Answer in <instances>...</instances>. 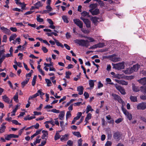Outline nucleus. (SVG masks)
<instances>
[{
	"instance_id": "obj_1",
	"label": "nucleus",
	"mask_w": 146,
	"mask_h": 146,
	"mask_svg": "<svg viewBox=\"0 0 146 146\" xmlns=\"http://www.w3.org/2000/svg\"><path fill=\"white\" fill-rule=\"evenodd\" d=\"M139 68V66L138 64H136L130 68H127L125 71V73L126 74H130L134 72L137 71Z\"/></svg>"
},
{
	"instance_id": "obj_2",
	"label": "nucleus",
	"mask_w": 146,
	"mask_h": 146,
	"mask_svg": "<svg viewBox=\"0 0 146 146\" xmlns=\"http://www.w3.org/2000/svg\"><path fill=\"white\" fill-rule=\"evenodd\" d=\"M113 66V68L119 70L123 69L124 68V64L123 62L117 64H112Z\"/></svg>"
},
{
	"instance_id": "obj_3",
	"label": "nucleus",
	"mask_w": 146,
	"mask_h": 146,
	"mask_svg": "<svg viewBox=\"0 0 146 146\" xmlns=\"http://www.w3.org/2000/svg\"><path fill=\"white\" fill-rule=\"evenodd\" d=\"M112 96L113 97L115 100L117 101L119 103L122 104V107H123L125 105L124 102L119 96L114 94H112Z\"/></svg>"
},
{
	"instance_id": "obj_4",
	"label": "nucleus",
	"mask_w": 146,
	"mask_h": 146,
	"mask_svg": "<svg viewBox=\"0 0 146 146\" xmlns=\"http://www.w3.org/2000/svg\"><path fill=\"white\" fill-rule=\"evenodd\" d=\"M137 110H143L146 109V103L142 102L137 104Z\"/></svg>"
},
{
	"instance_id": "obj_5",
	"label": "nucleus",
	"mask_w": 146,
	"mask_h": 146,
	"mask_svg": "<svg viewBox=\"0 0 146 146\" xmlns=\"http://www.w3.org/2000/svg\"><path fill=\"white\" fill-rule=\"evenodd\" d=\"M122 110L124 114L127 116V118L129 120H131L132 118V116L131 113L128 112V111L123 107H122Z\"/></svg>"
},
{
	"instance_id": "obj_6",
	"label": "nucleus",
	"mask_w": 146,
	"mask_h": 146,
	"mask_svg": "<svg viewBox=\"0 0 146 146\" xmlns=\"http://www.w3.org/2000/svg\"><path fill=\"white\" fill-rule=\"evenodd\" d=\"M114 85L116 89L120 92L122 94L125 95L126 94L125 90L123 87L117 84H115Z\"/></svg>"
},
{
	"instance_id": "obj_7",
	"label": "nucleus",
	"mask_w": 146,
	"mask_h": 146,
	"mask_svg": "<svg viewBox=\"0 0 146 146\" xmlns=\"http://www.w3.org/2000/svg\"><path fill=\"white\" fill-rule=\"evenodd\" d=\"M74 23L76 24L80 28L82 29L83 28V23L78 19H75L73 20Z\"/></svg>"
},
{
	"instance_id": "obj_8",
	"label": "nucleus",
	"mask_w": 146,
	"mask_h": 146,
	"mask_svg": "<svg viewBox=\"0 0 146 146\" xmlns=\"http://www.w3.org/2000/svg\"><path fill=\"white\" fill-rule=\"evenodd\" d=\"M80 18L83 21L87 27H90V21L88 19H85L82 16L80 17Z\"/></svg>"
},
{
	"instance_id": "obj_9",
	"label": "nucleus",
	"mask_w": 146,
	"mask_h": 146,
	"mask_svg": "<svg viewBox=\"0 0 146 146\" xmlns=\"http://www.w3.org/2000/svg\"><path fill=\"white\" fill-rule=\"evenodd\" d=\"M80 45L87 47L89 45V42L87 40L81 39Z\"/></svg>"
},
{
	"instance_id": "obj_10",
	"label": "nucleus",
	"mask_w": 146,
	"mask_h": 146,
	"mask_svg": "<svg viewBox=\"0 0 146 146\" xmlns=\"http://www.w3.org/2000/svg\"><path fill=\"white\" fill-rule=\"evenodd\" d=\"M1 29L4 33L7 34V35H9L11 34V31L9 29L6 28L4 27H0Z\"/></svg>"
},
{
	"instance_id": "obj_11",
	"label": "nucleus",
	"mask_w": 146,
	"mask_h": 146,
	"mask_svg": "<svg viewBox=\"0 0 146 146\" xmlns=\"http://www.w3.org/2000/svg\"><path fill=\"white\" fill-rule=\"evenodd\" d=\"M110 59L113 62H117L120 60V58L116 57L114 54L110 56Z\"/></svg>"
},
{
	"instance_id": "obj_12",
	"label": "nucleus",
	"mask_w": 146,
	"mask_h": 146,
	"mask_svg": "<svg viewBox=\"0 0 146 146\" xmlns=\"http://www.w3.org/2000/svg\"><path fill=\"white\" fill-rule=\"evenodd\" d=\"M113 137L115 139L119 140L121 137V134L119 132H116L113 133Z\"/></svg>"
},
{
	"instance_id": "obj_13",
	"label": "nucleus",
	"mask_w": 146,
	"mask_h": 146,
	"mask_svg": "<svg viewBox=\"0 0 146 146\" xmlns=\"http://www.w3.org/2000/svg\"><path fill=\"white\" fill-rule=\"evenodd\" d=\"M99 18L96 17H92L91 18V20L92 21L93 23L95 25H97V24L99 22L98 20Z\"/></svg>"
},
{
	"instance_id": "obj_14",
	"label": "nucleus",
	"mask_w": 146,
	"mask_h": 146,
	"mask_svg": "<svg viewBox=\"0 0 146 146\" xmlns=\"http://www.w3.org/2000/svg\"><path fill=\"white\" fill-rule=\"evenodd\" d=\"M90 11L92 15H95L98 14L99 13V9H96L95 10L91 9L89 10Z\"/></svg>"
},
{
	"instance_id": "obj_15",
	"label": "nucleus",
	"mask_w": 146,
	"mask_h": 146,
	"mask_svg": "<svg viewBox=\"0 0 146 146\" xmlns=\"http://www.w3.org/2000/svg\"><path fill=\"white\" fill-rule=\"evenodd\" d=\"M2 98L3 100L7 103H10L11 102V101H10L9 98L6 95L2 96Z\"/></svg>"
},
{
	"instance_id": "obj_16",
	"label": "nucleus",
	"mask_w": 146,
	"mask_h": 146,
	"mask_svg": "<svg viewBox=\"0 0 146 146\" xmlns=\"http://www.w3.org/2000/svg\"><path fill=\"white\" fill-rule=\"evenodd\" d=\"M141 87L140 88L139 86H136L133 84L132 86V90L134 92H137L141 90Z\"/></svg>"
},
{
	"instance_id": "obj_17",
	"label": "nucleus",
	"mask_w": 146,
	"mask_h": 146,
	"mask_svg": "<svg viewBox=\"0 0 146 146\" xmlns=\"http://www.w3.org/2000/svg\"><path fill=\"white\" fill-rule=\"evenodd\" d=\"M115 80L118 83L123 85H127L128 84V82L124 80Z\"/></svg>"
},
{
	"instance_id": "obj_18",
	"label": "nucleus",
	"mask_w": 146,
	"mask_h": 146,
	"mask_svg": "<svg viewBox=\"0 0 146 146\" xmlns=\"http://www.w3.org/2000/svg\"><path fill=\"white\" fill-rule=\"evenodd\" d=\"M84 88L83 86H79L78 87L77 90L79 92L78 94L79 95H81L83 94V91Z\"/></svg>"
},
{
	"instance_id": "obj_19",
	"label": "nucleus",
	"mask_w": 146,
	"mask_h": 146,
	"mask_svg": "<svg viewBox=\"0 0 146 146\" xmlns=\"http://www.w3.org/2000/svg\"><path fill=\"white\" fill-rule=\"evenodd\" d=\"M138 82L142 85L146 84V78H142L138 80Z\"/></svg>"
},
{
	"instance_id": "obj_20",
	"label": "nucleus",
	"mask_w": 146,
	"mask_h": 146,
	"mask_svg": "<svg viewBox=\"0 0 146 146\" xmlns=\"http://www.w3.org/2000/svg\"><path fill=\"white\" fill-rule=\"evenodd\" d=\"M68 134H66L64 135H63L60 138V140L62 141H66L68 139Z\"/></svg>"
},
{
	"instance_id": "obj_21",
	"label": "nucleus",
	"mask_w": 146,
	"mask_h": 146,
	"mask_svg": "<svg viewBox=\"0 0 146 146\" xmlns=\"http://www.w3.org/2000/svg\"><path fill=\"white\" fill-rule=\"evenodd\" d=\"M65 113L64 111H61L59 114L58 117L60 119L62 120L64 119Z\"/></svg>"
},
{
	"instance_id": "obj_22",
	"label": "nucleus",
	"mask_w": 146,
	"mask_h": 146,
	"mask_svg": "<svg viewBox=\"0 0 146 146\" xmlns=\"http://www.w3.org/2000/svg\"><path fill=\"white\" fill-rule=\"evenodd\" d=\"M29 78H27L26 80L21 82V84L22 88H23L28 83L29 80Z\"/></svg>"
},
{
	"instance_id": "obj_23",
	"label": "nucleus",
	"mask_w": 146,
	"mask_h": 146,
	"mask_svg": "<svg viewBox=\"0 0 146 146\" xmlns=\"http://www.w3.org/2000/svg\"><path fill=\"white\" fill-rule=\"evenodd\" d=\"M5 124L3 123L1 125V127L0 128V133H2L4 132L5 129L6 128V127L5 125Z\"/></svg>"
},
{
	"instance_id": "obj_24",
	"label": "nucleus",
	"mask_w": 146,
	"mask_h": 146,
	"mask_svg": "<svg viewBox=\"0 0 146 146\" xmlns=\"http://www.w3.org/2000/svg\"><path fill=\"white\" fill-rule=\"evenodd\" d=\"M130 99L131 101L133 102H135L137 101V99L136 97L131 96L130 97Z\"/></svg>"
},
{
	"instance_id": "obj_25",
	"label": "nucleus",
	"mask_w": 146,
	"mask_h": 146,
	"mask_svg": "<svg viewBox=\"0 0 146 146\" xmlns=\"http://www.w3.org/2000/svg\"><path fill=\"white\" fill-rule=\"evenodd\" d=\"M53 39L56 42V44L57 46H60L62 48L64 47V46L61 43L59 42L58 40L54 38H53Z\"/></svg>"
},
{
	"instance_id": "obj_26",
	"label": "nucleus",
	"mask_w": 146,
	"mask_h": 146,
	"mask_svg": "<svg viewBox=\"0 0 146 146\" xmlns=\"http://www.w3.org/2000/svg\"><path fill=\"white\" fill-rule=\"evenodd\" d=\"M42 91V90L41 89L38 90L37 92V96L40 95V97L42 98V96L44 94V93H43Z\"/></svg>"
},
{
	"instance_id": "obj_27",
	"label": "nucleus",
	"mask_w": 146,
	"mask_h": 146,
	"mask_svg": "<svg viewBox=\"0 0 146 146\" xmlns=\"http://www.w3.org/2000/svg\"><path fill=\"white\" fill-rule=\"evenodd\" d=\"M94 81L92 80H90L89 81V84L91 88H93L94 86V81Z\"/></svg>"
},
{
	"instance_id": "obj_28",
	"label": "nucleus",
	"mask_w": 146,
	"mask_h": 146,
	"mask_svg": "<svg viewBox=\"0 0 146 146\" xmlns=\"http://www.w3.org/2000/svg\"><path fill=\"white\" fill-rule=\"evenodd\" d=\"M17 35L16 34L12 35L9 38V41H11L12 40H14L17 37Z\"/></svg>"
},
{
	"instance_id": "obj_29",
	"label": "nucleus",
	"mask_w": 146,
	"mask_h": 146,
	"mask_svg": "<svg viewBox=\"0 0 146 146\" xmlns=\"http://www.w3.org/2000/svg\"><path fill=\"white\" fill-rule=\"evenodd\" d=\"M62 19L66 23H68V18L67 16H62Z\"/></svg>"
},
{
	"instance_id": "obj_30",
	"label": "nucleus",
	"mask_w": 146,
	"mask_h": 146,
	"mask_svg": "<svg viewBox=\"0 0 146 146\" xmlns=\"http://www.w3.org/2000/svg\"><path fill=\"white\" fill-rule=\"evenodd\" d=\"M72 133L75 136H77L78 137H81V135L79 132H73Z\"/></svg>"
},
{
	"instance_id": "obj_31",
	"label": "nucleus",
	"mask_w": 146,
	"mask_h": 146,
	"mask_svg": "<svg viewBox=\"0 0 146 146\" xmlns=\"http://www.w3.org/2000/svg\"><path fill=\"white\" fill-rule=\"evenodd\" d=\"M4 136L5 139L7 140H9L11 138V134L9 135L6 134Z\"/></svg>"
},
{
	"instance_id": "obj_32",
	"label": "nucleus",
	"mask_w": 146,
	"mask_h": 146,
	"mask_svg": "<svg viewBox=\"0 0 146 146\" xmlns=\"http://www.w3.org/2000/svg\"><path fill=\"white\" fill-rule=\"evenodd\" d=\"M42 133H43V136L44 137H47L48 135V132L46 131L43 130L42 131Z\"/></svg>"
},
{
	"instance_id": "obj_33",
	"label": "nucleus",
	"mask_w": 146,
	"mask_h": 146,
	"mask_svg": "<svg viewBox=\"0 0 146 146\" xmlns=\"http://www.w3.org/2000/svg\"><path fill=\"white\" fill-rule=\"evenodd\" d=\"M60 136L59 135V133H56L54 136V138L55 140H57L60 138Z\"/></svg>"
},
{
	"instance_id": "obj_34",
	"label": "nucleus",
	"mask_w": 146,
	"mask_h": 146,
	"mask_svg": "<svg viewBox=\"0 0 146 146\" xmlns=\"http://www.w3.org/2000/svg\"><path fill=\"white\" fill-rule=\"evenodd\" d=\"M81 15L82 16L84 17L86 16L89 17V13L86 11H83L81 13Z\"/></svg>"
},
{
	"instance_id": "obj_35",
	"label": "nucleus",
	"mask_w": 146,
	"mask_h": 146,
	"mask_svg": "<svg viewBox=\"0 0 146 146\" xmlns=\"http://www.w3.org/2000/svg\"><path fill=\"white\" fill-rule=\"evenodd\" d=\"M36 76H35L33 78V80L32 82V84L33 86H34L36 84Z\"/></svg>"
},
{
	"instance_id": "obj_36",
	"label": "nucleus",
	"mask_w": 146,
	"mask_h": 146,
	"mask_svg": "<svg viewBox=\"0 0 146 146\" xmlns=\"http://www.w3.org/2000/svg\"><path fill=\"white\" fill-rule=\"evenodd\" d=\"M35 117L34 116H30V117H29V116H28L25 117L24 119V120H30L32 119L33 118H35Z\"/></svg>"
},
{
	"instance_id": "obj_37",
	"label": "nucleus",
	"mask_w": 146,
	"mask_h": 146,
	"mask_svg": "<svg viewBox=\"0 0 146 146\" xmlns=\"http://www.w3.org/2000/svg\"><path fill=\"white\" fill-rule=\"evenodd\" d=\"M97 48H102L104 46V44L102 43H99L96 44Z\"/></svg>"
},
{
	"instance_id": "obj_38",
	"label": "nucleus",
	"mask_w": 146,
	"mask_h": 146,
	"mask_svg": "<svg viewBox=\"0 0 146 146\" xmlns=\"http://www.w3.org/2000/svg\"><path fill=\"white\" fill-rule=\"evenodd\" d=\"M87 115H86V117L85 118V119H86L88 120H89L92 117V114L90 113H87Z\"/></svg>"
},
{
	"instance_id": "obj_39",
	"label": "nucleus",
	"mask_w": 146,
	"mask_h": 146,
	"mask_svg": "<svg viewBox=\"0 0 146 146\" xmlns=\"http://www.w3.org/2000/svg\"><path fill=\"white\" fill-rule=\"evenodd\" d=\"M91 106L90 105H88L87 106L86 109V113H88V112L90 111L91 110Z\"/></svg>"
},
{
	"instance_id": "obj_40",
	"label": "nucleus",
	"mask_w": 146,
	"mask_h": 146,
	"mask_svg": "<svg viewBox=\"0 0 146 146\" xmlns=\"http://www.w3.org/2000/svg\"><path fill=\"white\" fill-rule=\"evenodd\" d=\"M71 73L69 71L66 72V78H70L69 76L71 75Z\"/></svg>"
},
{
	"instance_id": "obj_41",
	"label": "nucleus",
	"mask_w": 146,
	"mask_h": 146,
	"mask_svg": "<svg viewBox=\"0 0 146 146\" xmlns=\"http://www.w3.org/2000/svg\"><path fill=\"white\" fill-rule=\"evenodd\" d=\"M45 80L47 83V85L48 86H50L51 84V81L49 79H45Z\"/></svg>"
},
{
	"instance_id": "obj_42",
	"label": "nucleus",
	"mask_w": 146,
	"mask_h": 146,
	"mask_svg": "<svg viewBox=\"0 0 146 146\" xmlns=\"http://www.w3.org/2000/svg\"><path fill=\"white\" fill-rule=\"evenodd\" d=\"M141 92L146 93V86L145 87L141 86Z\"/></svg>"
},
{
	"instance_id": "obj_43",
	"label": "nucleus",
	"mask_w": 146,
	"mask_h": 146,
	"mask_svg": "<svg viewBox=\"0 0 146 146\" xmlns=\"http://www.w3.org/2000/svg\"><path fill=\"white\" fill-rule=\"evenodd\" d=\"M106 80L107 82H108V84L111 85L114 84L113 82H111V80L110 78H106Z\"/></svg>"
},
{
	"instance_id": "obj_44",
	"label": "nucleus",
	"mask_w": 146,
	"mask_h": 146,
	"mask_svg": "<svg viewBox=\"0 0 146 146\" xmlns=\"http://www.w3.org/2000/svg\"><path fill=\"white\" fill-rule=\"evenodd\" d=\"M71 116V115L70 111H68L66 114V119H67L68 118L70 117Z\"/></svg>"
},
{
	"instance_id": "obj_45",
	"label": "nucleus",
	"mask_w": 146,
	"mask_h": 146,
	"mask_svg": "<svg viewBox=\"0 0 146 146\" xmlns=\"http://www.w3.org/2000/svg\"><path fill=\"white\" fill-rule=\"evenodd\" d=\"M81 30L85 34H88L90 32V31L88 30L82 28L81 29Z\"/></svg>"
},
{
	"instance_id": "obj_46",
	"label": "nucleus",
	"mask_w": 146,
	"mask_h": 146,
	"mask_svg": "<svg viewBox=\"0 0 146 146\" xmlns=\"http://www.w3.org/2000/svg\"><path fill=\"white\" fill-rule=\"evenodd\" d=\"M82 139H80L78 141V146H82Z\"/></svg>"
},
{
	"instance_id": "obj_47",
	"label": "nucleus",
	"mask_w": 146,
	"mask_h": 146,
	"mask_svg": "<svg viewBox=\"0 0 146 146\" xmlns=\"http://www.w3.org/2000/svg\"><path fill=\"white\" fill-rule=\"evenodd\" d=\"M12 122L16 125H21V124L19 123L18 121L15 120H13L11 121Z\"/></svg>"
},
{
	"instance_id": "obj_48",
	"label": "nucleus",
	"mask_w": 146,
	"mask_h": 146,
	"mask_svg": "<svg viewBox=\"0 0 146 146\" xmlns=\"http://www.w3.org/2000/svg\"><path fill=\"white\" fill-rule=\"evenodd\" d=\"M7 37L6 35H4L3 37L2 42H6L7 40Z\"/></svg>"
},
{
	"instance_id": "obj_49",
	"label": "nucleus",
	"mask_w": 146,
	"mask_h": 146,
	"mask_svg": "<svg viewBox=\"0 0 146 146\" xmlns=\"http://www.w3.org/2000/svg\"><path fill=\"white\" fill-rule=\"evenodd\" d=\"M51 111L54 113H60V111L59 110H57L55 109H52Z\"/></svg>"
},
{
	"instance_id": "obj_50",
	"label": "nucleus",
	"mask_w": 146,
	"mask_h": 146,
	"mask_svg": "<svg viewBox=\"0 0 146 146\" xmlns=\"http://www.w3.org/2000/svg\"><path fill=\"white\" fill-rule=\"evenodd\" d=\"M40 16H37V21L39 22H42L43 21V19L40 18L39 17Z\"/></svg>"
},
{
	"instance_id": "obj_51",
	"label": "nucleus",
	"mask_w": 146,
	"mask_h": 146,
	"mask_svg": "<svg viewBox=\"0 0 146 146\" xmlns=\"http://www.w3.org/2000/svg\"><path fill=\"white\" fill-rule=\"evenodd\" d=\"M67 144L69 146H73V142L71 140H68L67 142Z\"/></svg>"
},
{
	"instance_id": "obj_52",
	"label": "nucleus",
	"mask_w": 146,
	"mask_h": 146,
	"mask_svg": "<svg viewBox=\"0 0 146 146\" xmlns=\"http://www.w3.org/2000/svg\"><path fill=\"white\" fill-rule=\"evenodd\" d=\"M42 49L43 50L44 53H46L48 51V50L44 46H42Z\"/></svg>"
},
{
	"instance_id": "obj_53",
	"label": "nucleus",
	"mask_w": 146,
	"mask_h": 146,
	"mask_svg": "<svg viewBox=\"0 0 146 146\" xmlns=\"http://www.w3.org/2000/svg\"><path fill=\"white\" fill-rule=\"evenodd\" d=\"M42 4L40 1L38 2H37V9L40 7H42Z\"/></svg>"
},
{
	"instance_id": "obj_54",
	"label": "nucleus",
	"mask_w": 146,
	"mask_h": 146,
	"mask_svg": "<svg viewBox=\"0 0 146 146\" xmlns=\"http://www.w3.org/2000/svg\"><path fill=\"white\" fill-rule=\"evenodd\" d=\"M81 41V39H80V40L76 39V40H74V42L75 43H77V44H79V45H80Z\"/></svg>"
},
{
	"instance_id": "obj_55",
	"label": "nucleus",
	"mask_w": 146,
	"mask_h": 146,
	"mask_svg": "<svg viewBox=\"0 0 146 146\" xmlns=\"http://www.w3.org/2000/svg\"><path fill=\"white\" fill-rule=\"evenodd\" d=\"M103 86L102 84L100 81L98 82V88H100L102 87Z\"/></svg>"
},
{
	"instance_id": "obj_56",
	"label": "nucleus",
	"mask_w": 146,
	"mask_h": 146,
	"mask_svg": "<svg viewBox=\"0 0 146 146\" xmlns=\"http://www.w3.org/2000/svg\"><path fill=\"white\" fill-rule=\"evenodd\" d=\"M60 126L62 129L64 128L65 125H64V122L63 121H61L60 123Z\"/></svg>"
},
{
	"instance_id": "obj_57",
	"label": "nucleus",
	"mask_w": 146,
	"mask_h": 146,
	"mask_svg": "<svg viewBox=\"0 0 146 146\" xmlns=\"http://www.w3.org/2000/svg\"><path fill=\"white\" fill-rule=\"evenodd\" d=\"M114 77L115 78H117L118 79H120L122 78V76L121 75H120L118 74H115V75Z\"/></svg>"
},
{
	"instance_id": "obj_58",
	"label": "nucleus",
	"mask_w": 146,
	"mask_h": 146,
	"mask_svg": "<svg viewBox=\"0 0 146 146\" xmlns=\"http://www.w3.org/2000/svg\"><path fill=\"white\" fill-rule=\"evenodd\" d=\"M19 5L21 6L22 9H24L25 7V5L24 3H19Z\"/></svg>"
},
{
	"instance_id": "obj_59",
	"label": "nucleus",
	"mask_w": 146,
	"mask_h": 146,
	"mask_svg": "<svg viewBox=\"0 0 146 146\" xmlns=\"http://www.w3.org/2000/svg\"><path fill=\"white\" fill-rule=\"evenodd\" d=\"M122 119L121 118H119L117 119L116 120L115 122L117 123H118L121 122L122 121Z\"/></svg>"
},
{
	"instance_id": "obj_60",
	"label": "nucleus",
	"mask_w": 146,
	"mask_h": 146,
	"mask_svg": "<svg viewBox=\"0 0 146 146\" xmlns=\"http://www.w3.org/2000/svg\"><path fill=\"white\" fill-rule=\"evenodd\" d=\"M112 143L111 141H107L105 145V146H110L111 145Z\"/></svg>"
},
{
	"instance_id": "obj_61",
	"label": "nucleus",
	"mask_w": 146,
	"mask_h": 146,
	"mask_svg": "<svg viewBox=\"0 0 146 146\" xmlns=\"http://www.w3.org/2000/svg\"><path fill=\"white\" fill-rule=\"evenodd\" d=\"M74 67V66L72 64H69L68 65V66L66 67L67 69H69L70 68H73Z\"/></svg>"
},
{
	"instance_id": "obj_62",
	"label": "nucleus",
	"mask_w": 146,
	"mask_h": 146,
	"mask_svg": "<svg viewBox=\"0 0 146 146\" xmlns=\"http://www.w3.org/2000/svg\"><path fill=\"white\" fill-rule=\"evenodd\" d=\"M84 95L85 96L86 99H87L89 97V94L87 92H85Z\"/></svg>"
},
{
	"instance_id": "obj_63",
	"label": "nucleus",
	"mask_w": 146,
	"mask_h": 146,
	"mask_svg": "<svg viewBox=\"0 0 146 146\" xmlns=\"http://www.w3.org/2000/svg\"><path fill=\"white\" fill-rule=\"evenodd\" d=\"M47 10L49 11H50L52 10V8L49 5H47L46 7Z\"/></svg>"
},
{
	"instance_id": "obj_64",
	"label": "nucleus",
	"mask_w": 146,
	"mask_h": 146,
	"mask_svg": "<svg viewBox=\"0 0 146 146\" xmlns=\"http://www.w3.org/2000/svg\"><path fill=\"white\" fill-rule=\"evenodd\" d=\"M14 99L15 101L17 102L18 101V96L17 94H16L14 97Z\"/></svg>"
}]
</instances>
